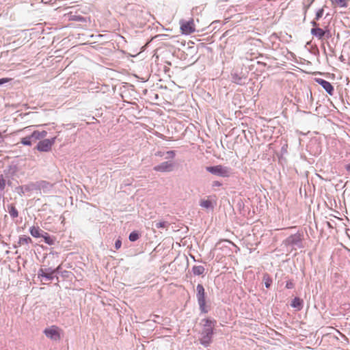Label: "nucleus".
Here are the masks:
<instances>
[{"label": "nucleus", "instance_id": "f257e3e1", "mask_svg": "<svg viewBox=\"0 0 350 350\" xmlns=\"http://www.w3.org/2000/svg\"><path fill=\"white\" fill-rule=\"evenodd\" d=\"M204 323L200 333V343L204 347H208L213 342L214 328L217 325V321L214 319L206 318L202 321Z\"/></svg>", "mask_w": 350, "mask_h": 350}, {"label": "nucleus", "instance_id": "f03ea898", "mask_svg": "<svg viewBox=\"0 0 350 350\" xmlns=\"http://www.w3.org/2000/svg\"><path fill=\"white\" fill-rule=\"evenodd\" d=\"M302 232H297L294 234H291L282 241V245L285 247H291L292 250L297 248L301 249L304 247Z\"/></svg>", "mask_w": 350, "mask_h": 350}, {"label": "nucleus", "instance_id": "7ed1b4c3", "mask_svg": "<svg viewBox=\"0 0 350 350\" xmlns=\"http://www.w3.org/2000/svg\"><path fill=\"white\" fill-rule=\"evenodd\" d=\"M196 299L200 312L204 314L208 313L210 306L206 305L205 290L201 284H198L196 286Z\"/></svg>", "mask_w": 350, "mask_h": 350}, {"label": "nucleus", "instance_id": "20e7f679", "mask_svg": "<svg viewBox=\"0 0 350 350\" xmlns=\"http://www.w3.org/2000/svg\"><path fill=\"white\" fill-rule=\"evenodd\" d=\"M206 170L213 175L222 178H228L232 174V169L230 167L221 165L206 166Z\"/></svg>", "mask_w": 350, "mask_h": 350}, {"label": "nucleus", "instance_id": "39448f33", "mask_svg": "<svg viewBox=\"0 0 350 350\" xmlns=\"http://www.w3.org/2000/svg\"><path fill=\"white\" fill-rule=\"evenodd\" d=\"M56 137L51 139H44L40 140L36 145V148L39 152H49L51 150L53 145L55 144Z\"/></svg>", "mask_w": 350, "mask_h": 350}, {"label": "nucleus", "instance_id": "423d86ee", "mask_svg": "<svg viewBox=\"0 0 350 350\" xmlns=\"http://www.w3.org/2000/svg\"><path fill=\"white\" fill-rule=\"evenodd\" d=\"M60 329L56 325L45 328L43 331L44 335L52 340L57 341L61 339Z\"/></svg>", "mask_w": 350, "mask_h": 350}, {"label": "nucleus", "instance_id": "0eeeda50", "mask_svg": "<svg viewBox=\"0 0 350 350\" xmlns=\"http://www.w3.org/2000/svg\"><path fill=\"white\" fill-rule=\"evenodd\" d=\"M57 273V269H54L51 267L46 269H40L38 271V277L43 278L47 281H51L54 278V274Z\"/></svg>", "mask_w": 350, "mask_h": 350}, {"label": "nucleus", "instance_id": "6e6552de", "mask_svg": "<svg viewBox=\"0 0 350 350\" xmlns=\"http://www.w3.org/2000/svg\"><path fill=\"white\" fill-rule=\"evenodd\" d=\"M180 30L182 33L184 35H189L191 33L195 31L193 20L191 19L188 21H181L180 22Z\"/></svg>", "mask_w": 350, "mask_h": 350}, {"label": "nucleus", "instance_id": "1a4fd4ad", "mask_svg": "<svg viewBox=\"0 0 350 350\" xmlns=\"http://www.w3.org/2000/svg\"><path fill=\"white\" fill-rule=\"evenodd\" d=\"M174 164L171 161H164L154 166L153 170L160 172H170L173 170Z\"/></svg>", "mask_w": 350, "mask_h": 350}, {"label": "nucleus", "instance_id": "9d476101", "mask_svg": "<svg viewBox=\"0 0 350 350\" xmlns=\"http://www.w3.org/2000/svg\"><path fill=\"white\" fill-rule=\"evenodd\" d=\"M315 81L320 85L329 95L333 96L334 88L330 82L321 78H316Z\"/></svg>", "mask_w": 350, "mask_h": 350}, {"label": "nucleus", "instance_id": "9b49d317", "mask_svg": "<svg viewBox=\"0 0 350 350\" xmlns=\"http://www.w3.org/2000/svg\"><path fill=\"white\" fill-rule=\"evenodd\" d=\"M18 170V166L16 164L12 163L4 169L3 173L7 178H13L16 175Z\"/></svg>", "mask_w": 350, "mask_h": 350}, {"label": "nucleus", "instance_id": "f8f14e48", "mask_svg": "<svg viewBox=\"0 0 350 350\" xmlns=\"http://www.w3.org/2000/svg\"><path fill=\"white\" fill-rule=\"evenodd\" d=\"M232 82L239 85H244L247 83V77L245 75H240L237 72L231 74Z\"/></svg>", "mask_w": 350, "mask_h": 350}, {"label": "nucleus", "instance_id": "ddd939ff", "mask_svg": "<svg viewBox=\"0 0 350 350\" xmlns=\"http://www.w3.org/2000/svg\"><path fill=\"white\" fill-rule=\"evenodd\" d=\"M36 183V190H43L44 191H49L51 189L52 185L46 181V180H40L38 182L35 183Z\"/></svg>", "mask_w": 350, "mask_h": 350}, {"label": "nucleus", "instance_id": "4468645a", "mask_svg": "<svg viewBox=\"0 0 350 350\" xmlns=\"http://www.w3.org/2000/svg\"><path fill=\"white\" fill-rule=\"evenodd\" d=\"M304 301L299 297H295L291 303V306L297 311H300L303 308Z\"/></svg>", "mask_w": 350, "mask_h": 350}, {"label": "nucleus", "instance_id": "2eb2a0df", "mask_svg": "<svg viewBox=\"0 0 350 350\" xmlns=\"http://www.w3.org/2000/svg\"><path fill=\"white\" fill-rule=\"evenodd\" d=\"M29 232L32 237L35 238H40L42 237L44 231L41 230L38 226H33L29 228Z\"/></svg>", "mask_w": 350, "mask_h": 350}, {"label": "nucleus", "instance_id": "dca6fc26", "mask_svg": "<svg viewBox=\"0 0 350 350\" xmlns=\"http://www.w3.org/2000/svg\"><path fill=\"white\" fill-rule=\"evenodd\" d=\"M310 33L313 36L318 39H322L325 34V31L319 27L312 28Z\"/></svg>", "mask_w": 350, "mask_h": 350}, {"label": "nucleus", "instance_id": "f3484780", "mask_svg": "<svg viewBox=\"0 0 350 350\" xmlns=\"http://www.w3.org/2000/svg\"><path fill=\"white\" fill-rule=\"evenodd\" d=\"M47 135V132L46 131H33L31 133V137L33 138L34 141L40 140L44 139Z\"/></svg>", "mask_w": 350, "mask_h": 350}, {"label": "nucleus", "instance_id": "a211bd4d", "mask_svg": "<svg viewBox=\"0 0 350 350\" xmlns=\"http://www.w3.org/2000/svg\"><path fill=\"white\" fill-rule=\"evenodd\" d=\"M42 237L44 239V243L48 244L49 245H53L55 244V239L53 237H51L47 232H43V235Z\"/></svg>", "mask_w": 350, "mask_h": 350}, {"label": "nucleus", "instance_id": "6ab92c4d", "mask_svg": "<svg viewBox=\"0 0 350 350\" xmlns=\"http://www.w3.org/2000/svg\"><path fill=\"white\" fill-rule=\"evenodd\" d=\"M191 271L194 275H200L204 273L205 268L202 265H194L191 269Z\"/></svg>", "mask_w": 350, "mask_h": 350}, {"label": "nucleus", "instance_id": "aec40b11", "mask_svg": "<svg viewBox=\"0 0 350 350\" xmlns=\"http://www.w3.org/2000/svg\"><path fill=\"white\" fill-rule=\"evenodd\" d=\"M32 243V240L29 237L27 236H22L19 237L18 245H15L14 247H18V245H22L24 244L28 245L29 243Z\"/></svg>", "mask_w": 350, "mask_h": 350}, {"label": "nucleus", "instance_id": "412c9836", "mask_svg": "<svg viewBox=\"0 0 350 350\" xmlns=\"http://www.w3.org/2000/svg\"><path fill=\"white\" fill-rule=\"evenodd\" d=\"M33 138L31 137V133L25 137L21 138V143L24 146H31L33 142H35Z\"/></svg>", "mask_w": 350, "mask_h": 350}, {"label": "nucleus", "instance_id": "4be33fe9", "mask_svg": "<svg viewBox=\"0 0 350 350\" xmlns=\"http://www.w3.org/2000/svg\"><path fill=\"white\" fill-rule=\"evenodd\" d=\"M8 213L12 218H16L18 216V212L13 204L8 206Z\"/></svg>", "mask_w": 350, "mask_h": 350}, {"label": "nucleus", "instance_id": "5701e85b", "mask_svg": "<svg viewBox=\"0 0 350 350\" xmlns=\"http://www.w3.org/2000/svg\"><path fill=\"white\" fill-rule=\"evenodd\" d=\"M262 280L265 283V286L267 288H270L272 284L273 280L272 278L268 273H265L262 277Z\"/></svg>", "mask_w": 350, "mask_h": 350}, {"label": "nucleus", "instance_id": "b1692460", "mask_svg": "<svg viewBox=\"0 0 350 350\" xmlns=\"http://www.w3.org/2000/svg\"><path fill=\"white\" fill-rule=\"evenodd\" d=\"M332 3L340 8H347L348 6V3L347 0H332Z\"/></svg>", "mask_w": 350, "mask_h": 350}, {"label": "nucleus", "instance_id": "393cba45", "mask_svg": "<svg viewBox=\"0 0 350 350\" xmlns=\"http://www.w3.org/2000/svg\"><path fill=\"white\" fill-rule=\"evenodd\" d=\"M5 187V180L3 175H0V198L4 196V189Z\"/></svg>", "mask_w": 350, "mask_h": 350}, {"label": "nucleus", "instance_id": "a878e982", "mask_svg": "<svg viewBox=\"0 0 350 350\" xmlns=\"http://www.w3.org/2000/svg\"><path fill=\"white\" fill-rule=\"evenodd\" d=\"M200 206L206 209L213 208V204L211 201L209 200H202L200 203Z\"/></svg>", "mask_w": 350, "mask_h": 350}, {"label": "nucleus", "instance_id": "bb28decb", "mask_svg": "<svg viewBox=\"0 0 350 350\" xmlns=\"http://www.w3.org/2000/svg\"><path fill=\"white\" fill-rule=\"evenodd\" d=\"M139 237L140 233L137 230H134L129 234V239L131 242H135L139 238Z\"/></svg>", "mask_w": 350, "mask_h": 350}, {"label": "nucleus", "instance_id": "cd10ccee", "mask_svg": "<svg viewBox=\"0 0 350 350\" xmlns=\"http://www.w3.org/2000/svg\"><path fill=\"white\" fill-rule=\"evenodd\" d=\"M23 188L24 189L25 193L29 192L31 191H36L35 183H30L27 185H23Z\"/></svg>", "mask_w": 350, "mask_h": 350}, {"label": "nucleus", "instance_id": "c85d7f7f", "mask_svg": "<svg viewBox=\"0 0 350 350\" xmlns=\"http://www.w3.org/2000/svg\"><path fill=\"white\" fill-rule=\"evenodd\" d=\"M70 20L77 22L85 23L87 18L81 15H73L70 16Z\"/></svg>", "mask_w": 350, "mask_h": 350}, {"label": "nucleus", "instance_id": "c756f323", "mask_svg": "<svg viewBox=\"0 0 350 350\" xmlns=\"http://www.w3.org/2000/svg\"><path fill=\"white\" fill-rule=\"evenodd\" d=\"M167 225H168V224L166 221H159V222H155V224H154V226L157 228H166L167 226Z\"/></svg>", "mask_w": 350, "mask_h": 350}, {"label": "nucleus", "instance_id": "7c9ffc66", "mask_svg": "<svg viewBox=\"0 0 350 350\" xmlns=\"http://www.w3.org/2000/svg\"><path fill=\"white\" fill-rule=\"evenodd\" d=\"M324 13V9L320 8L319 9L315 14V20L319 21L323 15Z\"/></svg>", "mask_w": 350, "mask_h": 350}, {"label": "nucleus", "instance_id": "2f4dec72", "mask_svg": "<svg viewBox=\"0 0 350 350\" xmlns=\"http://www.w3.org/2000/svg\"><path fill=\"white\" fill-rule=\"evenodd\" d=\"M167 157L165 159H174L176 156V152L174 150H169L165 152Z\"/></svg>", "mask_w": 350, "mask_h": 350}, {"label": "nucleus", "instance_id": "473e14b6", "mask_svg": "<svg viewBox=\"0 0 350 350\" xmlns=\"http://www.w3.org/2000/svg\"><path fill=\"white\" fill-rule=\"evenodd\" d=\"M15 191H16V192L18 193V194L20 196H23L25 194V191H24V189L23 188V185L18 186L17 187H16Z\"/></svg>", "mask_w": 350, "mask_h": 350}, {"label": "nucleus", "instance_id": "72a5a7b5", "mask_svg": "<svg viewBox=\"0 0 350 350\" xmlns=\"http://www.w3.org/2000/svg\"><path fill=\"white\" fill-rule=\"evenodd\" d=\"M294 286H295V284H294V283L293 282L292 280L286 281L285 287L287 289H292V288H294Z\"/></svg>", "mask_w": 350, "mask_h": 350}, {"label": "nucleus", "instance_id": "f704fd0d", "mask_svg": "<svg viewBox=\"0 0 350 350\" xmlns=\"http://www.w3.org/2000/svg\"><path fill=\"white\" fill-rule=\"evenodd\" d=\"M122 246V241L120 238L118 239L114 244V247L116 250H119Z\"/></svg>", "mask_w": 350, "mask_h": 350}, {"label": "nucleus", "instance_id": "c9c22d12", "mask_svg": "<svg viewBox=\"0 0 350 350\" xmlns=\"http://www.w3.org/2000/svg\"><path fill=\"white\" fill-rule=\"evenodd\" d=\"M12 81L11 78H1L0 79V86Z\"/></svg>", "mask_w": 350, "mask_h": 350}, {"label": "nucleus", "instance_id": "e433bc0d", "mask_svg": "<svg viewBox=\"0 0 350 350\" xmlns=\"http://www.w3.org/2000/svg\"><path fill=\"white\" fill-rule=\"evenodd\" d=\"M314 0H308V5H304V10H305V12H307V10H308V8L310 7V5H312V3L314 2Z\"/></svg>", "mask_w": 350, "mask_h": 350}, {"label": "nucleus", "instance_id": "4c0bfd02", "mask_svg": "<svg viewBox=\"0 0 350 350\" xmlns=\"http://www.w3.org/2000/svg\"><path fill=\"white\" fill-rule=\"evenodd\" d=\"M222 185V183L218 180H215L212 183V187H220Z\"/></svg>", "mask_w": 350, "mask_h": 350}, {"label": "nucleus", "instance_id": "58836bf2", "mask_svg": "<svg viewBox=\"0 0 350 350\" xmlns=\"http://www.w3.org/2000/svg\"><path fill=\"white\" fill-rule=\"evenodd\" d=\"M154 154L157 157H162L165 154V152L159 150V151L156 152Z\"/></svg>", "mask_w": 350, "mask_h": 350}, {"label": "nucleus", "instance_id": "ea45409f", "mask_svg": "<svg viewBox=\"0 0 350 350\" xmlns=\"http://www.w3.org/2000/svg\"><path fill=\"white\" fill-rule=\"evenodd\" d=\"M92 38H104L105 37V35H103V34H97V35H92L91 36Z\"/></svg>", "mask_w": 350, "mask_h": 350}, {"label": "nucleus", "instance_id": "a19ab883", "mask_svg": "<svg viewBox=\"0 0 350 350\" xmlns=\"http://www.w3.org/2000/svg\"><path fill=\"white\" fill-rule=\"evenodd\" d=\"M310 23L313 27H318L319 24L317 23V20H315V18L312 20Z\"/></svg>", "mask_w": 350, "mask_h": 350}, {"label": "nucleus", "instance_id": "79ce46f5", "mask_svg": "<svg viewBox=\"0 0 350 350\" xmlns=\"http://www.w3.org/2000/svg\"><path fill=\"white\" fill-rule=\"evenodd\" d=\"M345 169L347 170V171L350 172V163H348L345 165Z\"/></svg>", "mask_w": 350, "mask_h": 350}, {"label": "nucleus", "instance_id": "37998d69", "mask_svg": "<svg viewBox=\"0 0 350 350\" xmlns=\"http://www.w3.org/2000/svg\"><path fill=\"white\" fill-rule=\"evenodd\" d=\"M4 141V138L2 135V133L0 132V144Z\"/></svg>", "mask_w": 350, "mask_h": 350}, {"label": "nucleus", "instance_id": "c03bdc74", "mask_svg": "<svg viewBox=\"0 0 350 350\" xmlns=\"http://www.w3.org/2000/svg\"><path fill=\"white\" fill-rule=\"evenodd\" d=\"M159 137L161 139H164V137H165V136L163 134H160V135Z\"/></svg>", "mask_w": 350, "mask_h": 350}, {"label": "nucleus", "instance_id": "a18cd8bd", "mask_svg": "<svg viewBox=\"0 0 350 350\" xmlns=\"http://www.w3.org/2000/svg\"><path fill=\"white\" fill-rule=\"evenodd\" d=\"M29 128H30V126L25 127V128H24V129L22 130V131H25V130H27V129H29Z\"/></svg>", "mask_w": 350, "mask_h": 350}, {"label": "nucleus", "instance_id": "49530a36", "mask_svg": "<svg viewBox=\"0 0 350 350\" xmlns=\"http://www.w3.org/2000/svg\"><path fill=\"white\" fill-rule=\"evenodd\" d=\"M55 269L57 270V273L59 272V269H60V266H58Z\"/></svg>", "mask_w": 350, "mask_h": 350}, {"label": "nucleus", "instance_id": "de8ad7c7", "mask_svg": "<svg viewBox=\"0 0 350 350\" xmlns=\"http://www.w3.org/2000/svg\"><path fill=\"white\" fill-rule=\"evenodd\" d=\"M290 228H291V229L295 228V226H291V227H290Z\"/></svg>", "mask_w": 350, "mask_h": 350}]
</instances>
